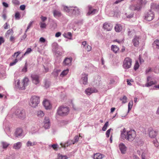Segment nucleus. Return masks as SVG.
Instances as JSON below:
<instances>
[{
    "instance_id": "79ce46f5",
    "label": "nucleus",
    "mask_w": 159,
    "mask_h": 159,
    "mask_svg": "<svg viewBox=\"0 0 159 159\" xmlns=\"http://www.w3.org/2000/svg\"><path fill=\"white\" fill-rule=\"evenodd\" d=\"M112 130L113 129H112L110 128V129H108L106 131V137L107 138H108L109 137V135H110V134L111 131V130Z\"/></svg>"
},
{
    "instance_id": "f03ea898",
    "label": "nucleus",
    "mask_w": 159,
    "mask_h": 159,
    "mask_svg": "<svg viewBox=\"0 0 159 159\" xmlns=\"http://www.w3.org/2000/svg\"><path fill=\"white\" fill-rule=\"evenodd\" d=\"M69 112V107L66 106H61L57 110V114L61 116H64L67 115Z\"/></svg>"
},
{
    "instance_id": "393cba45",
    "label": "nucleus",
    "mask_w": 159,
    "mask_h": 159,
    "mask_svg": "<svg viewBox=\"0 0 159 159\" xmlns=\"http://www.w3.org/2000/svg\"><path fill=\"white\" fill-rule=\"evenodd\" d=\"M53 16L55 17H59L61 16V14L60 11L54 10L53 11Z\"/></svg>"
},
{
    "instance_id": "8fccbe9b",
    "label": "nucleus",
    "mask_w": 159,
    "mask_h": 159,
    "mask_svg": "<svg viewBox=\"0 0 159 159\" xmlns=\"http://www.w3.org/2000/svg\"><path fill=\"white\" fill-rule=\"evenodd\" d=\"M126 16L128 18H131L134 15L133 13H131L130 14H128L127 13H126Z\"/></svg>"
},
{
    "instance_id": "aec40b11",
    "label": "nucleus",
    "mask_w": 159,
    "mask_h": 159,
    "mask_svg": "<svg viewBox=\"0 0 159 159\" xmlns=\"http://www.w3.org/2000/svg\"><path fill=\"white\" fill-rule=\"evenodd\" d=\"M104 155L99 153L94 154L93 157V159H102L104 157Z\"/></svg>"
},
{
    "instance_id": "c03bdc74",
    "label": "nucleus",
    "mask_w": 159,
    "mask_h": 159,
    "mask_svg": "<svg viewBox=\"0 0 159 159\" xmlns=\"http://www.w3.org/2000/svg\"><path fill=\"white\" fill-rule=\"evenodd\" d=\"M20 53V52H15L14 55H12V56L14 57L17 59V57Z\"/></svg>"
},
{
    "instance_id": "49530a36",
    "label": "nucleus",
    "mask_w": 159,
    "mask_h": 159,
    "mask_svg": "<svg viewBox=\"0 0 159 159\" xmlns=\"http://www.w3.org/2000/svg\"><path fill=\"white\" fill-rule=\"evenodd\" d=\"M134 82L133 80L132 79H127V82L128 85L131 86L132 85V84L131 82Z\"/></svg>"
},
{
    "instance_id": "338daca9",
    "label": "nucleus",
    "mask_w": 159,
    "mask_h": 159,
    "mask_svg": "<svg viewBox=\"0 0 159 159\" xmlns=\"http://www.w3.org/2000/svg\"><path fill=\"white\" fill-rule=\"evenodd\" d=\"M61 34L60 32H58L55 35V36L56 37H58L61 35Z\"/></svg>"
},
{
    "instance_id": "0eeeda50",
    "label": "nucleus",
    "mask_w": 159,
    "mask_h": 159,
    "mask_svg": "<svg viewBox=\"0 0 159 159\" xmlns=\"http://www.w3.org/2000/svg\"><path fill=\"white\" fill-rule=\"evenodd\" d=\"M132 60L129 57H126L123 61V67L125 69L130 68L132 65Z\"/></svg>"
},
{
    "instance_id": "dca6fc26",
    "label": "nucleus",
    "mask_w": 159,
    "mask_h": 159,
    "mask_svg": "<svg viewBox=\"0 0 159 159\" xmlns=\"http://www.w3.org/2000/svg\"><path fill=\"white\" fill-rule=\"evenodd\" d=\"M119 148L122 154H125L127 150V147L124 144L120 143L119 144Z\"/></svg>"
},
{
    "instance_id": "13d9d810",
    "label": "nucleus",
    "mask_w": 159,
    "mask_h": 159,
    "mask_svg": "<svg viewBox=\"0 0 159 159\" xmlns=\"http://www.w3.org/2000/svg\"><path fill=\"white\" fill-rule=\"evenodd\" d=\"M85 49L88 51H90L91 49V47L89 45H87V47H85Z\"/></svg>"
},
{
    "instance_id": "7ed1b4c3",
    "label": "nucleus",
    "mask_w": 159,
    "mask_h": 159,
    "mask_svg": "<svg viewBox=\"0 0 159 159\" xmlns=\"http://www.w3.org/2000/svg\"><path fill=\"white\" fill-rule=\"evenodd\" d=\"M147 3L146 1L143 0H138L137 4L136 5H132L129 7L130 9L132 11L139 10L142 8L143 6Z\"/></svg>"
},
{
    "instance_id": "603ef678",
    "label": "nucleus",
    "mask_w": 159,
    "mask_h": 159,
    "mask_svg": "<svg viewBox=\"0 0 159 159\" xmlns=\"http://www.w3.org/2000/svg\"><path fill=\"white\" fill-rule=\"evenodd\" d=\"M15 16L16 19H19L20 17L19 13L18 12H16L15 13Z\"/></svg>"
},
{
    "instance_id": "a211bd4d",
    "label": "nucleus",
    "mask_w": 159,
    "mask_h": 159,
    "mask_svg": "<svg viewBox=\"0 0 159 159\" xmlns=\"http://www.w3.org/2000/svg\"><path fill=\"white\" fill-rule=\"evenodd\" d=\"M15 82L16 83V86L22 89H25V87L24 85H23L22 82L20 83V80H17Z\"/></svg>"
},
{
    "instance_id": "b1692460",
    "label": "nucleus",
    "mask_w": 159,
    "mask_h": 159,
    "mask_svg": "<svg viewBox=\"0 0 159 159\" xmlns=\"http://www.w3.org/2000/svg\"><path fill=\"white\" fill-rule=\"evenodd\" d=\"M22 133V129L20 128L17 129H16L15 133V135L16 136V137H18V136H20Z\"/></svg>"
},
{
    "instance_id": "052dcab7",
    "label": "nucleus",
    "mask_w": 159,
    "mask_h": 159,
    "mask_svg": "<svg viewBox=\"0 0 159 159\" xmlns=\"http://www.w3.org/2000/svg\"><path fill=\"white\" fill-rule=\"evenodd\" d=\"M4 42V40L2 37H0V45Z\"/></svg>"
},
{
    "instance_id": "2eb2a0df",
    "label": "nucleus",
    "mask_w": 159,
    "mask_h": 159,
    "mask_svg": "<svg viewBox=\"0 0 159 159\" xmlns=\"http://www.w3.org/2000/svg\"><path fill=\"white\" fill-rule=\"evenodd\" d=\"M133 105V101L132 100L129 102L128 104V110L125 114H122L121 115V117L122 119H124L128 114L130 111L131 110Z\"/></svg>"
},
{
    "instance_id": "2f4dec72",
    "label": "nucleus",
    "mask_w": 159,
    "mask_h": 159,
    "mask_svg": "<svg viewBox=\"0 0 159 159\" xmlns=\"http://www.w3.org/2000/svg\"><path fill=\"white\" fill-rule=\"evenodd\" d=\"M36 143H37L35 142H32L31 141H29L27 143L26 145L27 147L32 146L36 145Z\"/></svg>"
},
{
    "instance_id": "f8f14e48",
    "label": "nucleus",
    "mask_w": 159,
    "mask_h": 159,
    "mask_svg": "<svg viewBox=\"0 0 159 159\" xmlns=\"http://www.w3.org/2000/svg\"><path fill=\"white\" fill-rule=\"evenodd\" d=\"M98 92V90L94 88H89L85 91V94L88 95H90L92 93H96Z\"/></svg>"
},
{
    "instance_id": "37998d69",
    "label": "nucleus",
    "mask_w": 159,
    "mask_h": 159,
    "mask_svg": "<svg viewBox=\"0 0 159 159\" xmlns=\"http://www.w3.org/2000/svg\"><path fill=\"white\" fill-rule=\"evenodd\" d=\"M40 25V27L42 28H45L46 27V25L44 23H43L42 22H40L39 23Z\"/></svg>"
},
{
    "instance_id": "69168bd1",
    "label": "nucleus",
    "mask_w": 159,
    "mask_h": 159,
    "mask_svg": "<svg viewBox=\"0 0 159 159\" xmlns=\"http://www.w3.org/2000/svg\"><path fill=\"white\" fill-rule=\"evenodd\" d=\"M25 8V6L24 5H21L20 7V9L22 10H24Z\"/></svg>"
},
{
    "instance_id": "0e129e2a",
    "label": "nucleus",
    "mask_w": 159,
    "mask_h": 159,
    "mask_svg": "<svg viewBox=\"0 0 159 159\" xmlns=\"http://www.w3.org/2000/svg\"><path fill=\"white\" fill-rule=\"evenodd\" d=\"M32 23H33V22H30L29 23L26 31H27L28 30H29V28L31 27V25H32Z\"/></svg>"
},
{
    "instance_id": "58836bf2",
    "label": "nucleus",
    "mask_w": 159,
    "mask_h": 159,
    "mask_svg": "<svg viewBox=\"0 0 159 159\" xmlns=\"http://www.w3.org/2000/svg\"><path fill=\"white\" fill-rule=\"evenodd\" d=\"M13 31L12 29H9L8 30L6 34L7 35H12L13 34Z\"/></svg>"
},
{
    "instance_id": "bb28decb",
    "label": "nucleus",
    "mask_w": 159,
    "mask_h": 159,
    "mask_svg": "<svg viewBox=\"0 0 159 159\" xmlns=\"http://www.w3.org/2000/svg\"><path fill=\"white\" fill-rule=\"evenodd\" d=\"M111 50L115 53H117L119 50V48L116 45H112L111 46Z\"/></svg>"
},
{
    "instance_id": "f3484780",
    "label": "nucleus",
    "mask_w": 159,
    "mask_h": 159,
    "mask_svg": "<svg viewBox=\"0 0 159 159\" xmlns=\"http://www.w3.org/2000/svg\"><path fill=\"white\" fill-rule=\"evenodd\" d=\"M44 127L45 129H48L49 128L50 124V120L48 118L45 117L44 121Z\"/></svg>"
},
{
    "instance_id": "6e6552de",
    "label": "nucleus",
    "mask_w": 159,
    "mask_h": 159,
    "mask_svg": "<svg viewBox=\"0 0 159 159\" xmlns=\"http://www.w3.org/2000/svg\"><path fill=\"white\" fill-rule=\"evenodd\" d=\"M154 15L152 11H149L145 13L144 19L148 21H150L154 18Z\"/></svg>"
},
{
    "instance_id": "39448f33",
    "label": "nucleus",
    "mask_w": 159,
    "mask_h": 159,
    "mask_svg": "<svg viewBox=\"0 0 159 159\" xmlns=\"http://www.w3.org/2000/svg\"><path fill=\"white\" fill-rule=\"evenodd\" d=\"M147 82L145 86L143 85L142 86L148 87L151 86L152 85L155 84L157 83V81L154 79L152 76H148L147 77Z\"/></svg>"
},
{
    "instance_id": "4c0bfd02",
    "label": "nucleus",
    "mask_w": 159,
    "mask_h": 159,
    "mask_svg": "<svg viewBox=\"0 0 159 159\" xmlns=\"http://www.w3.org/2000/svg\"><path fill=\"white\" fill-rule=\"evenodd\" d=\"M108 125H109L108 122V121L107 122L105 123V124H104V126H103V127L102 128V130L103 131H105L106 130V129L107 128V127Z\"/></svg>"
},
{
    "instance_id": "72a5a7b5",
    "label": "nucleus",
    "mask_w": 159,
    "mask_h": 159,
    "mask_svg": "<svg viewBox=\"0 0 159 159\" xmlns=\"http://www.w3.org/2000/svg\"><path fill=\"white\" fill-rule=\"evenodd\" d=\"M69 69H67L66 70H64L60 74V76L63 77L66 75L68 72Z\"/></svg>"
},
{
    "instance_id": "e2e57ef3",
    "label": "nucleus",
    "mask_w": 159,
    "mask_h": 159,
    "mask_svg": "<svg viewBox=\"0 0 159 159\" xmlns=\"http://www.w3.org/2000/svg\"><path fill=\"white\" fill-rule=\"evenodd\" d=\"M52 148L55 150H57V145L54 144L52 145Z\"/></svg>"
},
{
    "instance_id": "c9c22d12",
    "label": "nucleus",
    "mask_w": 159,
    "mask_h": 159,
    "mask_svg": "<svg viewBox=\"0 0 159 159\" xmlns=\"http://www.w3.org/2000/svg\"><path fill=\"white\" fill-rule=\"evenodd\" d=\"M2 144L3 148H6L9 145V144L4 142H2Z\"/></svg>"
},
{
    "instance_id": "4468645a",
    "label": "nucleus",
    "mask_w": 159,
    "mask_h": 159,
    "mask_svg": "<svg viewBox=\"0 0 159 159\" xmlns=\"http://www.w3.org/2000/svg\"><path fill=\"white\" fill-rule=\"evenodd\" d=\"M43 104L45 109L46 110H49L51 109L52 108L51 104L50 103L49 101L48 100L45 99L43 102Z\"/></svg>"
},
{
    "instance_id": "ddd939ff",
    "label": "nucleus",
    "mask_w": 159,
    "mask_h": 159,
    "mask_svg": "<svg viewBox=\"0 0 159 159\" xmlns=\"http://www.w3.org/2000/svg\"><path fill=\"white\" fill-rule=\"evenodd\" d=\"M148 134L149 137L151 138H154L157 135V132L152 128L148 129Z\"/></svg>"
},
{
    "instance_id": "9b49d317",
    "label": "nucleus",
    "mask_w": 159,
    "mask_h": 159,
    "mask_svg": "<svg viewBox=\"0 0 159 159\" xmlns=\"http://www.w3.org/2000/svg\"><path fill=\"white\" fill-rule=\"evenodd\" d=\"M80 83L84 85L87 84L88 83V75L85 73L81 75V79L80 80Z\"/></svg>"
},
{
    "instance_id": "680f3d73",
    "label": "nucleus",
    "mask_w": 159,
    "mask_h": 159,
    "mask_svg": "<svg viewBox=\"0 0 159 159\" xmlns=\"http://www.w3.org/2000/svg\"><path fill=\"white\" fill-rule=\"evenodd\" d=\"M71 106L72 107L73 110H76L75 107V105H74V103H73V102H72V101L71 102H70V107H71Z\"/></svg>"
},
{
    "instance_id": "cd10ccee",
    "label": "nucleus",
    "mask_w": 159,
    "mask_h": 159,
    "mask_svg": "<svg viewBox=\"0 0 159 159\" xmlns=\"http://www.w3.org/2000/svg\"><path fill=\"white\" fill-rule=\"evenodd\" d=\"M29 82V79L27 77H25L22 80L23 85H24L25 87L27 86Z\"/></svg>"
},
{
    "instance_id": "9d476101",
    "label": "nucleus",
    "mask_w": 159,
    "mask_h": 159,
    "mask_svg": "<svg viewBox=\"0 0 159 159\" xmlns=\"http://www.w3.org/2000/svg\"><path fill=\"white\" fill-rule=\"evenodd\" d=\"M32 82L35 84H37L40 82L39 77V75L32 74L31 76Z\"/></svg>"
},
{
    "instance_id": "c85d7f7f",
    "label": "nucleus",
    "mask_w": 159,
    "mask_h": 159,
    "mask_svg": "<svg viewBox=\"0 0 159 159\" xmlns=\"http://www.w3.org/2000/svg\"><path fill=\"white\" fill-rule=\"evenodd\" d=\"M44 114L42 111L39 110L37 112V115L39 117L42 118L44 116Z\"/></svg>"
},
{
    "instance_id": "4be33fe9",
    "label": "nucleus",
    "mask_w": 159,
    "mask_h": 159,
    "mask_svg": "<svg viewBox=\"0 0 159 159\" xmlns=\"http://www.w3.org/2000/svg\"><path fill=\"white\" fill-rule=\"evenodd\" d=\"M103 28L107 31H110L112 29V26L110 24L105 23L103 24Z\"/></svg>"
},
{
    "instance_id": "de8ad7c7",
    "label": "nucleus",
    "mask_w": 159,
    "mask_h": 159,
    "mask_svg": "<svg viewBox=\"0 0 159 159\" xmlns=\"http://www.w3.org/2000/svg\"><path fill=\"white\" fill-rule=\"evenodd\" d=\"M63 35L65 38L69 39L70 38V32H68L67 33H65L63 34Z\"/></svg>"
},
{
    "instance_id": "6e6d98bb",
    "label": "nucleus",
    "mask_w": 159,
    "mask_h": 159,
    "mask_svg": "<svg viewBox=\"0 0 159 159\" xmlns=\"http://www.w3.org/2000/svg\"><path fill=\"white\" fill-rule=\"evenodd\" d=\"M15 38L12 35H11L10 38V40L11 42H13V43L14 42V41L15 40Z\"/></svg>"
},
{
    "instance_id": "423d86ee",
    "label": "nucleus",
    "mask_w": 159,
    "mask_h": 159,
    "mask_svg": "<svg viewBox=\"0 0 159 159\" xmlns=\"http://www.w3.org/2000/svg\"><path fill=\"white\" fill-rule=\"evenodd\" d=\"M15 114L19 118L24 119L26 117V114L24 110L23 109H17L15 112Z\"/></svg>"
},
{
    "instance_id": "f257e3e1",
    "label": "nucleus",
    "mask_w": 159,
    "mask_h": 159,
    "mask_svg": "<svg viewBox=\"0 0 159 159\" xmlns=\"http://www.w3.org/2000/svg\"><path fill=\"white\" fill-rule=\"evenodd\" d=\"M120 138L123 140L132 142L135 139L136 134V132L134 130L127 131L125 128L120 131Z\"/></svg>"
},
{
    "instance_id": "412c9836",
    "label": "nucleus",
    "mask_w": 159,
    "mask_h": 159,
    "mask_svg": "<svg viewBox=\"0 0 159 159\" xmlns=\"http://www.w3.org/2000/svg\"><path fill=\"white\" fill-rule=\"evenodd\" d=\"M89 11L87 13V15H93L97 12L98 11L97 9H94L93 10H92V7L91 6H89Z\"/></svg>"
},
{
    "instance_id": "864d4df0",
    "label": "nucleus",
    "mask_w": 159,
    "mask_h": 159,
    "mask_svg": "<svg viewBox=\"0 0 159 159\" xmlns=\"http://www.w3.org/2000/svg\"><path fill=\"white\" fill-rule=\"evenodd\" d=\"M4 28L5 29H7L10 27V25L7 23H6L4 25Z\"/></svg>"
},
{
    "instance_id": "a19ab883",
    "label": "nucleus",
    "mask_w": 159,
    "mask_h": 159,
    "mask_svg": "<svg viewBox=\"0 0 159 159\" xmlns=\"http://www.w3.org/2000/svg\"><path fill=\"white\" fill-rule=\"evenodd\" d=\"M18 60L16 58L14 61L11 62L10 63L9 66H12L15 65L18 62Z\"/></svg>"
},
{
    "instance_id": "5fc2aeb1",
    "label": "nucleus",
    "mask_w": 159,
    "mask_h": 159,
    "mask_svg": "<svg viewBox=\"0 0 159 159\" xmlns=\"http://www.w3.org/2000/svg\"><path fill=\"white\" fill-rule=\"evenodd\" d=\"M63 8H64V11H65L66 12H69V7H68L64 6Z\"/></svg>"
},
{
    "instance_id": "774afa93",
    "label": "nucleus",
    "mask_w": 159,
    "mask_h": 159,
    "mask_svg": "<svg viewBox=\"0 0 159 159\" xmlns=\"http://www.w3.org/2000/svg\"><path fill=\"white\" fill-rule=\"evenodd\" d=\"M40 41L42 43H44L45 41V39L43 37H41L39 39Z\"/></svg>"
},
{
    "instance_id": "5701e85b",
    "label": "nucleus",
    "mask_w": 159,
    "mask_h": 159,
    "mask_svg": "<svg viewBox=\"0 0 159 159\" xmlns=\"http://www.w3.org/2000/svg\"><path fill=\"white\" fill-rule=\"evenodd\" d=\"M21 146V143L20 142H19L13 144V148L15 149L18 150L20 148Z\"/></svg>"
},
{
    "instance_id": "e433bc0d",
    "label": "nucleus",
    "mask_w": 159,
    "mask_h": 159,
    "mask_svg": "<svg viewBox=\"0 0 159 159\" xmlns=\"http://www.w3.org/2000/svg\"><path fill=\"white\" fill-rule=\"evenodd\" d=\"M120 99L122 101V103H125L127 102V98L126 96H124L122 98H121Z\"/></svg>"
},
{
    "instance_id": "6ab92c4d",
    "label": "nucleus",
    "mask_w": 159,
    "mask_h": 159,
    "mask_svg": "<svg viewBox=\"0 0 159 159\" xmlns=\"http://www.w3.org/2000/svg\"><path fill=\"white\" fill-rule=\"evenodd\" d=\"M139 36H135L133 39L132 42L134 46L138 47L139 43Z\"/></svg>"
},
{
    "instance_id": "4d7b16f0",
    "label": "nucleus",
    "mask_w": 159,
    "mask_h": 159,
    "mask_svg": "<svg viewBox=\"0 0 159 159\" xmlns=\"http://www.w3.org/2000/svg\"><path fill=\"white\" fill-rule=\"evenodd\" d=\"M27 71V66L25 64V66L24 67V68L22 69V71L24 72H26Z\"/></svg>"
},
{
    "instance_id": "a18cd8bd",
    "label": "nucleus",
    "mask_w": 159,
    "mask_h": 159,
    "mask_svg": "<svg viewBox=\"0 0 159 159\" xmlns=\"http://www.w3.org/2000/svg\"><path fill=\"white\" fill-rule=\"evenodd\" d=\"M32 51V50L31 48H28L26 52L25 53L24 56L26 55V54H29Z\"/></svg>"
},
{
    "instance_id": "c756f323",
    "label": "nucleus",
    "mask_w": 159,
    "mask_h": 159,
    "mask_svg": "<svg viewBox=\"0 0 159 159\" xmlns=\"http://www.w3.org/2000/svg\"><path fill=\"white\" fill-rule=\"evenodd\" d=\"M70 63V58H66L63 62V65L64 66L68 65Z\"/></svg>"
},
{
    "instance_id": "f704fd0d",
    "label": "nucleus",
    "mask_w": 159,
    "mask_h": 159,
    "mask_svg": "<svg viewBox=\"0 0 159 159\" xmlns=\"http://www.w3.org/2000/svg\"><path fill=\"white\" fill-rule=\"evenodd\" d=\"M151 8L153 9H156L159 7V6L156 3H152L151 5Z\"/></svg>"
},
{
    "instance_id": "1a4fd4ad",
    "label": "nucleus",
    "mask_w": 159,
    "mask_h": 159,
    "mask_svg": "<svg viewBox=\"0 0 159 159\" xmlns=\"http://www.w3.org/2000/svg\"><path fill=\"white\" fill-rule=\"evenodd\" d=\"M72 15L78 16L80 14V11L77 7H70V13Z\"/></svg>"
},
{
    "instance_id": "a878e982",
    "label": "nucleus",
    "mask_w": 159,
    "mask_h": 159,
    "mask_svg": "<svg viewBox=\"0 0 159 159\" xmlns=\"http://www.w3.org/2000/svg\"><path fill=\"white\" fill-rule=\"evenodd\" d=\"M115 29L116 32H120L121 30L122 27L120 25L117 24L115 27Z\"/></svg>"
},
{
    "instance_id": "bf43d9fd",
    "label": "nucleus",
    "mask_w": 159,
    "mask_h": 159,
    "mask_svg": "<svg viewBox=\"0 0 159 159\" xmlns=\"http://www.w3.org/2000/svg\"><path fill=\"white\" fill-rule=\"evenodd\" d=\"M40 18L41 19V20L43 22H44V21L45 20H46L47 19V18L46 17H44L43 16H42L41 17H40Z\"/></svg>"
},
{
    "instance_id": "20e7f679",
    "label": "nucleus",
    "mask_w": 159,
    "mask_h": 159,
    "mask_svg": "<svg viewBox=\"0 0 159 159\" xmlns=\"http://www.w3.org/2000/svg\"><path fill=\"white\" fill-rule=\"evenodd\" d=\"M39 102V98L36 96H33L30 98L29 105L33 107H35L38 106Z\"/></svg>"
},
{
    "instance_id": "ea45409f",
    "label": "nucleus",
    "mask_w": 159,
    "mask_h": 159,
    "mask_svg": "<svg viewBox=\"0 0 159 159\" xmlns=\"http://www.w3.org/2000/svg\"><path fill=\"white\" fill-rule=\"evenodd\" d=\"M139 65L138 61H136L134 66V70H136L139 68Z\"/></svg>"
},
{
    "instance_id": "09e8293b",
    "label": "nucleus",
    "mask_w": 159,
    "mask_h": 159,
    "mask_svg": "<svg viewBox=\"0 0 159 159\" xmlns=\"http://www.w3.org/2000/svg\"><path fill=\"white\" fill-rule=\"evenodd\" d=\"M12 2L15 5H18L20 4L18 0H13Z\"/></svg>"
},
{
    "instance_id": "3c124183",
    "label": "nucleus",
    "mask_w": 159,
    "mask_h": 159,
    "mask_svg": "<svg viewBox=\"0 0 159 159\" xmlns=\"http://www.w3.org/2000/svg\"><path fill=\"white\" fill-rule=\"evenodd\" d=\"M153 143L155 146L156 147H157L158 146L159 143L156 140H154Z\"/></svg>"
},
{
    "instance_id": "7c9ffc66",
    "label": "nucleus",
    "mask_w": 159,
    "mask_h": 159,
    "mask_svg": "<svg viewBox=\"0 0 159 159\" xmlns=\"http://www.w3.org/2000/svg\"><path fill=\"white\" fill-rule=\"evenodd\" d=\"M153 46L156 48H159V40H155L153 43Z\"/></svg>"
},
{
    "instance_id": "473e14b6",
    "label": "nucleus",
    "mask_w": 159,
    "mask_h": 159,
    "mask_svg": "<svg viewBox=\"0 0 159 159\" xmlns=\"http://www.w3.org/2000/svg\"><path fill=\"white\" fill-rule=\"evenodd\" d=\"M79 137L78 136H76L74 138V141L72 140L70 142V144H74L75 143L77 142L79 140Z\"/></svg>"
}]
</instances>
